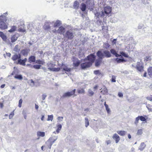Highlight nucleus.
Returning a JSON list of instances; mask_svg holds the SVG:
<instances>
[{"label": "nucleus", "mask_w": 152, "mask_h": 152, "mask_svg": "<svg viewBox=\"0 0 152 152\" xmlns=\"http://www.w3.org/2000/svg\"><path fill=\"white\" fill-rule=\"evenodd\" d=\"M74 37V34L71 30L67 31L64 37L67 39H72Z\"/></svg>", "instance_id": "nucleus-1"}, {"label": "nucleus", "mask_w": 152, "mask_h": 152, "mask_svg": "<svg viewBox=\"0 0 152 152\" xmlns=\"http://www.w3.org/2000/svg\"><path fill=\"white\" fill-rule=\"evenodd\" d=\"M106 17L108 16L109 14L110 13L111 11V9L110 6L104 7L103 10H102Z\"/></svg>", "instance_id": "nucleus-2"}, {"label": "nucleus", "mask_w": 152, "mask_h": 152, "mask_svg": "<svg viewBox=\"0 0 152 152\" xmlns=\"http://www.w3.org/2000/svg\"><path fill=\"white\" fill-rule=\"evenodd\" d=\"M96 56L93 54H91L87 56V58H85L86 60L89 63H91L92 64L95 60Z\"/></svg>", "instance_id": "nucleus-3"}, {"label": "nucleus", "mask_w": 152, "mask_h": 152, "mask_svg": "<svg viewBox=\"0 0 152 152\" xmlns=\"http://www.w3.org/2000/svg\"><path fill=\"white\" fill-rule=\"evenodd\" d=\"M75 91L76 89H74L73 91L70 92H66L63 94L62 96L63 98H66L71 96L73 95H74V96H76L75 94Z\"/></svg>", "instance_id": "nucleus-4"}, {"label": "nucleus", "mask_w": 152, "mask_h": 152, "mask_svg": "<svg viewBox=\"0 0 152 152\" xmlns=\"http://www.w3.org/2000/svg\"><path fill=\"white\" fill-rule=\"evenodd\" d=\"M143 64L142 62H138L137 63L136 68L139 72H141L144 71Z\"/></svg>", "instance_id": "nucleus-5"}, {"label": "nucleus", "mask_w": 152, "mask_h": 152, "mask_svg": "<svg viewBox=\"0 0 152 152\" xmlns=\"http://www.w3.org/2000/svg\"><path fill=\"white\" fill-rule=\"evenodd\" d=\"M84 60L85 62L81 64V67L83 69L88 68L92 65L91 63H89V62L86 60L85 59H84Z\"/></svg>", "instance_id": "nucleus-6"}, {"label": "nucleus", "mask_w": 152, "mask_h": 152, "mask_svg": "<svg viewBox=\"0 0 152 152\" xmlns=\"http://www.w3.org/2000/svg\"><path fill=\"white\" fill-rule=\"evenodd\" d=\"M27 58H25L24 59H19L17 61H16L15 63L17 64H19L23 66H25L26 65L25 63L27 61Z\"/></svg>", "instance_id": "nucleus-7"}, {"label": "nucleus", "mask_w": 152, "mask_h": 152, "mask_svg": "<svg viewBox=\"0 0 152 152\" xmlns=\"http://www.w3.org/2000/svg\"><path fill=\"white\" fill-rule=\"evenodd\" d=\"M61 68L63 69L62 71L63 72H65V73L67 74H69L70 73L71 70L70 68H69L66 66L63 65L62 66Z\"/></svg>", "instance_id": "nucleus-8"}, {"label": "nucleus", "mask_w": 152, "mask_h": 152, "mask_svg": "<svg viewBox=\"0 0 152 152\" xmlns=\"http://www.w3.org/2000/svg\"><path fill=\"white\" fill-rule=\"evenodd\" d=\"M94 14L95 15V17H97V18H104L105 17L102 11L100 12H97L96 13L94 12Z\"/></svg>", "instance_id": "nucleus-9"}, {"label": "nucleus", "mask_w": 152, "mask_h": 152, "mask_svg": "<svg viewBox=\"0 0 152 152\" xmlns=\"http://www.w3.org/2000/svg\"><path fill=\"white\" fill-rule=\"evenodd\" d=\"M65 31V28L63 26H61L59 27L57 30V32L61 34H63Z\"/></svg>", "instance_id": "nucleus-10"}, {"label": "nucleus", "mask_w": 152, "mask_h": 152, "mask_svg": "<svg viewBox=\"0 0 152 152\" xmlns=\"http://www.w3.org/2000/svg\"><path fill=\"white\" fill-rule=\"evenodd\" d=\"M29 51V50L28 49H23L21 51L20 53L24 56H27Z\"/></svg>", "instance_id": "nucleus-11"}, {"label": "nucleus", "mask_w": 152, "mask_h": 152, "mask_svg": "<svg viewBox=\"0 0 152 152\" xmlns=\"http://www.w3.org/2000/svg\"><path fill=\"white\" fill-rule=\"evenodd\" d=\"M52 24L51 22L47 23L45 24L43 28L45 30L49 31L50 28L51 26L50 25Z\"/></svg>", "instance_id": "nucleus-12"}, {"label": "nucleus", "mask_w": 152, "mask_h": 152, "mask_svg": "<svg viewBox=\"0 0 152 152\" xmlns=\"http://www.w3.org/2000/svg\"><path fill=\"white\" fill-rule=\"evenodd\" d=\"M96 55L99 57V58L102 59L104 58V54L100 50H99L96 53Z\"/></svg>", "instance_id": "nucleus-13"}, {"label": "nucleus", "mask_w": 152, "mask_h": 152, "mask_svg": "<svg viewBox=\"0 0 152 152\" xmlns=\"http://www.w3.org/2000/svg\"><path fill=\"white\" fill-rule=\"evenodd\" d=\"M7 28V26L3 21H0V28L1 29H4Z\"/></svg>", "instance_id": "nucleus-14"}, {"label": "nucleus", "mask_w": 152, "mask_h": 152, "mask_svg": "<svg viewBox=\"0 0 152 152\" xmlns=\"http://www.w3.org/2000/svg\"><path fill=\"white\" fill-rule=\"evenodd\" d=\"M113 138L115 140L116 143H118L120 140V138L119 136L116 134H115L113 136Z\"/></svg>", "instance_id": "nucleus-15"}, {"label": "nucleus", "mask_w": 152, "mask_h": 152, "mask_svg": "<svg viewBox=\"0 0 152 152\" xmlns=\"http://www.w3.org/2000/svg\"><path fill=\"white\" fill-rule=\"evenodd\" d=\"M73 61V65L75 66H78L80 63V61L76 58H74Z\"/></svg>", "instance_id": "nucleus-16"}, {"label": "nucleus", "mask_w": 152, "mask_h": 152, "mask_svg": "<svg viewBox=\"0 0 152 152\" xmlns=\"http://www.w3.org/2000/svg\"><path fill=\"white\" fill-rule=\"evenodd\" d=\"M104 57L110 58L111 57V55L110 52L107 50H105L103 51Z\"/></svg>", "instance_id": "nucleus-17"}, {"label": "nucleus", "mask_w": 152, "mask_h": 152, "mask_svg": "<svg viewBox=\"0 0 152 152\" xmlns=\"http://www.w3.org/2000/svg\"><path fill=\"white\" fill-rule=\"evenodd\" d=\"M57 138L58 137L57 136H53V137H51L49 138L48 142H49V141H50V140H51L52 141V142L51 144V145H53L55 141H56L57 140Z\"/></svg>", "instance_id": "nucleus-18"}, {"label": "nucleus", "mask_w": 152, "mask_h": 152, "mask_svg": "<svg viewBox=\"0 0 152 152\" xmlns=\"http://www.w3.org/2000/svg\"><path fill=\"white\" fill-rule=\"evenodd\" d=\"M102 59L99 58L96 59L95 62V66L96 67L99 66L102 63Z\"/></svg>", "instance_id": "nucleus-19"}, {"label": "nucleus", "mask_w": 152, "mask_h": 152, "mask_svg": "<svg viewBox=\"0 0 152 152\" xmlns=\"http://www.w3.org/2000/svg\"><path fill=\"white\" fill-rule=\"evenodd\" d=\"M35 61V57L34 56H30L28 59V61L30 63Z\"/></svg>", "instance_id": "nucleus-20"}, {"label": "nucleus", "mask_w": 152, "mask_h": 152, "mask_svg": "<svg viewBox=\"0 0 152 152\" xmlns=\"http://www.w3.org/2000/svg\"><path fill=\"white\" fill-rule=\"evenodd\" d=\"M52 24L54 23L53 26L54 27L59 26L61 24V23L60 21L59 20H57L56 22H51Z\"/></svg>", "instance_id": "nucleus-21"}, {"label": "nucleus", "mask_w": 152, "mask_h": 152, "mask_svg": "<svg viewBox=\"0 0 152 152\" xmlns=\"http://www.w3.org/2000/svg\"><path fill=\"white\" fill-rule=\"evenodd\" d=\"M146 147V145L144 142H142L139 148V149L141 151H142Z\"/></svg>", "instance_id": "nucleus-22"}, {"label": "nucleus", "mask_w": 152, "mask_h": 152, "mask_svg": "<svg viewBox=\"0 0 152 152\" xmlns=\"http://www.w3.org/2000/svg\"><path fill=\"white\" fill-rule=\"evenodd\" d=\"M48 69L51 71H54V72H58L59 71L60 68H50L49 67Z\"/></svg>", "instance_id": "nucleus-23"}, {"label": "nucleus", "mask_w": 152, "mask_h": 152, "mask_svg": "<svg viewBox=\"0 0 152 152\" xmlns=\"http://www.w3.org/2000/svg\"><path fill=\"white\" fill-rule=\"evenodd\" d=\"M148 73L150 77H152V66L150 67L148 69Z\"/></svg>", "instance_id": "nucleus-24"}, {"label": "nucleus", "mask_w": 152, "mask_h": 152, "mask_svg": "<svg viewBox=\"0 0 152 152\" xmlns=\"http://www.w3.org/2000/svg\"><path fill=\"white\" fill-rule=\"evenodd\" d=\"M37 135L38 137H43L45 136V133L44 132L38 131L37 132Z\"/></svg>", "instance_id": "nucleus-25"}, {"label": "nucleus", "mask_w": 152, "mask_h": 152, "mask_svg": "<svg viewBox=\"0 0 152 152\" xmlns=\"http://www.w3.org/2000/svg\"><path fill=\"white\" fill-rule=\"evenodd\" d=\"M117 133L121 136H124L125 135L126 132L124 131H118Z\"/></svg>", "instance_id": "nucleus-26"}, {"label": "nucleus", "mask_w": 152, "mask_h": 152, "mask_svg": "<svg viewBox=\"0 0 152 152\" xmlns=\"http://www.w3.org/2000/svg\"><path fill=\"white\" fill-rule=\"evenodd\" d=\"M115 60L117 62V63H120L121 62L126 61L123 58H116L115 59Z\"/></svg>", "instance_id": "nucleus-27"}, {"label": "nucleus", "mask_w": 152, "mask_h": 152, "mask_svg": "<svg viewBox=\"0 0 152 152\" xmlns=\"http://www.w3.org/2000/svg\"><path fill=\"white\" fill-rule=\"evenodd\" d=\"M18 37L15 35H13L11 37V41L12 42H15L18 39Z\"/></svg>", "instance_id": "nucleus-28"}, {"label": "nucleus", "mask_w": 152, "mask_h": 152, "mask_svg": "<svg viewBox=\"0 0 152 152\" xmlns=\"http://www.w3.org/2000/svg\"><path fill=\"white\" fill-rule=\"evenodd\" d=\"M88 95L89 96H91L94 94V92L91 89H88Z\"/></svg>", "instance_id": "nucleus-29"}, {"label": "nucleus", "mask_w": 152, "mask_h": 152, "mask_svg": "<svg viewBox=\"0 0 152 152\" xmlns=\"http://www.w3.org/2000/svg\"><path fill=\"white\" fill-rule=\"evenodd\" d=\"M0 36L1 37L3 40L4 41L6 40V36L1 31H0Z\"/></svg>", "instance_id": "nucleus-30"}, {"label": "nucleus", "mask_w": 152, "mask_h": 152, "mask_svg": "<svg viewBox=\"0 0 152 152\" xmlns=\"http://www.w3.org/2000/svg\"><path fill=\"white\" fill-rule=\"evenodd\" d=\"M12 59L14 61H16L17 59L18 60V56L17 54H15L13 55L12 58Z\"/></svg>", "instance_id": "nucleus-31"}, {"label": "nucleus", "mask_w": 152, "mask_h": 152, "mask_svg": "<svg viewBox=\"0 0 152 152\" xmlns=\"http://www.w3.org/2000/svg\"><path fill=\"white\" fill-rule=\"evenodd\" d=\"M79 5V2L77 1H75L74 3L73 7L74 8L77 9L78 8Z\"/></svg>", "instance_id": "nucleus-32"}, {"label": "nucleus", "mask_w": 152, "mask_h": 152, "mask_svg": "<svg viewBox=\"0 0 152 152\" xmlns=\"http://www.w3.org/2000/svg\"><path fill=\"white\" fill-rule=\"evenodd\" d=\"M20 50V48L18 45H16L14 48V50L16 52H19Z\"/></svg>", "instance_id": "nucleus-33"}, {"label": "nucleus", "mask_w": 152, "mask_h": 152, "mask_svg": "<svg viewBox=\"0 0 152 152\" xmlns=\"http://www.w3.org/2000/svg\"><path fill=\"white\" fill-rule=\"evenodd\" d=\"M81 9L83 11H85L86 8V6L84 3H82L81 4Z\"/></svg>", "instance_id": "nucleus-34"}, {"label": "nucleus", "mask_w": 152, "mask_h": 152, "mask_svg": "<svg viewBox=\"0 0 152 152\" xmlns=\"http://www.w3.org/2000/svg\"><path fill=\"white\" fill-rule=\"evenodd\" d=\"M17 29V27L15 26H12L11 28L8 31L10 32H12L15 31Z\"/></svg>", "instance_id": "nucleus-35"}, {"label": "nucleus", "mask_w": 152, "mask_h": 152, "mask_svg": "<svg viewBox=\"0 0 152 152\" xmlns=\"http://www.w3.org/2000/svg\"><path fill=\"white\" fill-rule=\"evenodd\" d=\"M57 126V129L56 130V132L57 133H58L60 131L61 129L62 126L61 124H58Z\"/></svg>", "instance_id": "nucleus-36"}, {"label": "nucleus", "mask_w": 152, "mask_h": 152, "mask_svg": "<svg viewBox=\"0 0 152 152\" xmlns=\"http://www.w3.org/2000/svg\"><path fill=\"white\" fill-rule=\"evenodd\" d=\"M86 3L87 4L88 7H90L93 5L91 3L90 0H87L86 2Z\"/></svg>", "instance_id": "nucleus-37"}, {"label": "nucleus", "mask_w": 152, "mask_h": 152, "mask_svg": "<svg viewBox=\"0 0 152 152\" xmlns=\"http://www.w3.org/2000/svg\"><path fill=\"white\" fill-rule=\"evenodd\" d=\"M85 126L87 127L89 125V122L88 119L87 118H85Z\"/></svg>", "instance_id": "nucleus-38"}, {"label": "nucleus", "mask_w": 152, "mask_h": 152, "mask_svg": "<svg viewBox=\"0 0 152 152\" xmlns=\"http://www.w3.org/2000/svg\"><path fill=\"white\" fill-rule=\"evenodd\" d=\"M6 18L5 16L4 15L0 16V20L1 21H6Z\"/></svg>", "instance_id": "nucleus-39"}, {"label": "nucleus", "mask_w": 152, "mask_h": 152, "mask_svg": "<svg viewBox=\"0 0 152 152\" xmlns=\"http://www.w3.org/2000/svg\"><path fill=\"white\" fill-rule=\"evenodd\" d=\"M48 140L46 142V144L48 146L49 149H50L51 146L52 145H51V142H52V141L51 140H50V141H49V142H48Z\"/></svg>", "instance_id": "nucleus-40"}, {"label": "nucleus", "mask_w": 152, "mask_h": 152, "mask_svg": "<svg viewBox=\"0 0 152 152\" xmlns=\"http://www.w3.org/2000/svg\"><path fill=\"white\" fill-rule=\"evenodd\" d=\"M36 63L39 64L43 65L45 62L43 60H37L36 61Z\"/></svg>", "instance_id": "nucleus-41"}, {"label": "nucleus", "mask_w": 152, "mask_h": 152, "mask_svg": "<svg viewBox=\"0 0 152 152\" xmlns=\"http://www.w3.org/2000/svg\"><path fill=\"white\" fill-rule=\"evenodd\" d=\"M78 93L80 94H83L84 93L85 91L83 88H80L77 89Z\"/></svg>", "instance_id": "nucleus-42"}, {"label": "nucleus", "mask_w": 152, "mask_h": 152, "mask_svg": "<svg viewBox=\"0 0 152 152\" xmlns=\"http://www.w3.org/2000/svg\"><path fill=\"white\" fill-rule=\"evenodd\" d=\"M15 78L16 79H19V80H22L23 79V77L21 75H17L15 76Z\"/></svg>", "instance_id": "nucleus-43"}, {"label": "nucleus", "mask_w": 152, "mask_h": 152, "mask_svg": "<svg viewBox=\"0 0 152 152\" xmlns=\"http://www.w3.org/2000/svg\"><path fill=\"white\" fill-rule=\"evenodd\" d=\"M152 106L149 104H148L146 105L147 108L150 112H152Z\"/></svg>", "instance_id": "nucleus-44"}, {"label": "nucleus", "mask_w": 152, "mask_h": 152, "mask_svg": "<svg viewBox=\"0 0 152 152\" xmlns=\"http://www.w3.org/2000/svg\"><path fill=\"white\" fill-rule=\"evenodd\" d=\"M104 92L103 94H108V90L106 87H104L103 88V90L102 92Z\"/></svg>", "instance_id": "nucleus-45"}, {"label": "nucleus", "mask_w": 152, "mask_h": 152, "mask_svg": "<svg viewBox=\"0 0 152 152\" xmlns=\"http://www.w3.org/2000/svg\"><path fill=\"white\" fill-rule=\"evenodd\" d=\"M116 76L115 75L112 76V78L110 80L112 82H116Z\"/></svg>", "instance_id": "nucleus-46"}, {"label": "nucleus", "mask_w": 152, "mask_h": 152, "mask_svg": "<svg viewBox=\"0 0 152 152\" xmlns=\"http://www.w3.org/2000/svg\"><path fill=\"white\" fill-rule=\"evenodd\" d=\"M41 66L39 65H35L33 66V67L36 69H39L40 68Z\"/></svg>", "instance_id": "nucleus-47"}, {"label": "nucleus", "mask_w": 152, "mask_h": 152, "mask_svg": "<svg viewBox=\"0 0 152 152\" xmlns=\"http://www.w3.org/2000/svg\"><path fill=\"white\" fill-rule=\"evenodd\" d=\"M53 115H48V118L47 120L48 121L50 120L52 121L53 119Z\"/></svg>", "instance_id": "nucleus-48"}, {"label": "nucleus", "mask_w": 152, "mask_h": 152, "mask_svg": "<svg viewBox=\"0 0 152 152\" xmlns=\"http://www.w3.org/2000/svg\"><path fill=\"white\" fill-rule=\"evenodd\" d=\"M120 53L121 55H122V56H124L125 57H127V58H128V55L123 51L120 52Z\"/></svg>", "instance_id": "nucleus-49"}, {"label": "nucleus", "mask_w": 152, "mask_h": 152, "mask_svg": "<svg viewBox=\"0 0 152 152\" xmlns=\"http://www.w3.org/2000/svg\"><path fill=\"white\" fill-rule=\"evenodd\" d=\"M151 58L150 56H147L145 58L144 60L146 62L148 61H150L151 59Z\"/></svg>", "instance_id": "nucleus-50"}, {"label": "nucleus", "mask_w": 152, "mask_h": 152, "mask_svg": "<svg viewBox=\"0 0 152 152\" xmlns=\"http://www.w3.org/2000/svg\"><path fill=\"white\" fill-rule=\"evenodd\" d=\"M140 117H139V116H138V117H137L136 118L135 121H134V124L137 125V124L138 123V121L140 120V118H139Z\"/></svg>", "instance_id": "nucleus-51"}, {"label": "nucleus", "mask_w": 152, "mask_h": 152, "mask_svg": "<svg viewBox=\"0 0 152 152\" xmlns=\"http://www.w3.org/2000/svg\"><path fill=\"white\" fill-rule=\"evenodd\" d=\"M139 117H140L139 118H140V120L142 121H144L146 120V119L144 117H143V116H139Z\"/></svg>", "instance_id": "nucleus-52"}, {"label": "nucleus", "mask_w": 152, "mask_h": 152, "mask_svg": "<svg viewBox=\"0 0 152 152\" xmlns=\"http://www.w3.org/2000/svg\"><path fill=\"white\" fill-rule=\"evenodd\" d=\"M22 114L24 116V118L25 119H26L27 118V115L26 112L25 111L23 110L22 112Z\"/></svg>", "instance_id": "nucleus-53"}, {"label": "nucleus", "mask_w": 152, "mask_h": 152, "mask_svg": "<svg viewBox=\"0 0 152 152\" xmlns=\"http://www.w3.org/2000/svg\"><path fill=\"white\" fill-rule=\"evenodd\" d=\"M23 102V100L21 99H20L19 101L18 107H21L22 103Z\"/></svg>", "instance_id": "nucleus-54"}, {"label": "nucleus", "mask_w": 152, "mask_h": 152, "mask_svg": "<svg viewBox=\"0 0 152 152\" xmlns=\"http://www.w3.org/2000/svg\"><path fill=\"white\" fill-rule=\"evenodd\" d=\"M110 52L111 53L115 55L116 53V51L114 49H111L110 50Z\"/></svg>", "instance_id": "nucleus-55"}, {"label": "nucleus", "mask_w": 152, "mask_h": 152, "mask_svg": "<svg viewBox=\"0 0 152 152\" xmlns=\"http://www.w3.org/2000/svg\"><path fill=\"white\" fill-rule=\"evenodd\" d=\"M42 99L43 100H44L45 99L46 97L47 96V95L45 94H42Z\"/></svg>", "instance_id": "nucleus-56"}, {"label": "nucleus", "mask_w": 152, "mask_h": 152, "mask_svg": "<svg viewBox=\"0 0 152 152\" xmlns=\"http://www.w3.org/2000/svg\"><path fill=\"white\" fill-rule=\"evenodd\" d=\"M142 130L140 129L138 130L137 134L138 135H141L142 134Z\"/></svg>", "instance_id": "nucleus-57"}, {"label": "nucleus", "mask_w": 152, "mask_h": 152, "mask_svg": "<svg viewBox=\"0 0 152 152\" xmlns=\"http://www.w3.org/2000/svg\"><path fill=\"white\" fill-rule=\"evenodd\" d=\"M14 115V113H13V112H12L11 114H10V115H9V119H12L13 116Z\"/></svg>", "instance_id": "nucleus-58"}, {"label": "nucleus", "mask_w": 152, "mask_h": 152, "mask_svg": "<svg viewBox=\"0 0 152 152\" xmlns=\"http://www.w3.org/2000/svg\"><path fill=\"white\" fill-rule=\"evenodd\" d=\"M94 73L96 75H99L101 74L99 70L95 71Z\"/></svg>", "instance_id": "nucleus-59"}, {"label": "nucleus", "mask_w": 152, "mask_h": 152, "mask_svg": "<svg viewBox=\"0 0 152 152\" xmlns=\"http://www.w3.org/2000/svg\"><path fill=\"white\" fill-rule=\"evenodd\" d=\"M146 98L148 100H149L150 101H152V96H150L147 97Z\"/></svg>", "instance_id": "nucleus-60"}, {"label": "nucleus", "mask_w": 152, "mask_h": 152, "mask_svg": "<svg viewBox=\"0 0 152 152\" xmlns=\"http://www.w3.org/2000/svg\"><path fill=\"white\" fill-rule=\"evenodd\" d=\"M123 94L121 92H119L118 93V96L120 97H123Z\"/></svg>", "instance_id": "nucleus-61"}, {"label": "nucleus", "mask_w": 152, "mask_h": 152, "mask_svg": "<svg viewBox=\"0 0 152 152\" xmlns=\"http://www.w3.org/2000/svg\"><path fill=\"white\" fill-rule=\"evenodd\" d=\"M63 117H58L57 119L59 120H60V121H62L63 119Z\"/></svg>", "instance_id": "nucleus-62"}, {"label": "nucleus", "mask_w": 152, "mask_h": 152, "mask_svg": "<svg viewBox=\"0 0 152 152\" xmlns=\"http://www.w3.org/2000/svg\"><path fill=\"white\" fill-rule=\"evenodd\" d=\"M116 39H114L112 41L113 44H115L116 43Z\"/></svg>", "instance_id": "nucleus-63"}, {"label": "nucleus", "mask_w": 152, "mask_h": 152, "mask_svg": "<svg viewBox=\"0 0 152 152\" xmlns=\"http://www.w3.org/2000/svg\"><path fill=\"white\" fill-rule=\"evenodd\" d=\"M108 113H110V109L109 108H108L106 109Z\"/></svg>", "instance_id": "nucleus-64"}]
</instances>
